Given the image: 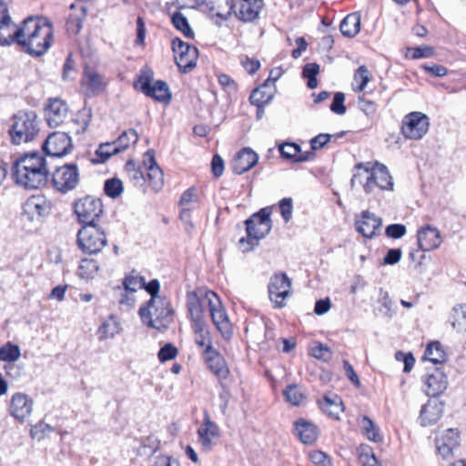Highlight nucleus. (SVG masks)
Returning <instances> with one entry per match:
<instances>
[{
	"instance_id": "obj_14",
	"label": "nucleus",
	"mask_w": 466,
	"mask_h": 466,
	"mask_svg": "<svg viewBox=\"0 0 466 466\" xmlns=\"http://www.w3.org/2000/svg\"><path fill=\"white\" fill-rule=\"evenodd\" d=\"M52 204L43 195H33L23 205V217L29 221H41L51 212Z\"/></svg>"
},
{
	"instance_id": "obj_13",
	"label": "nucleus",
	"mask_w": 466,
	"mask_h": 466,
	"mask_svg": "<svg viewBox=\"0 0 466 466\" xmlns=\"http://www.w3.org/2000/svg\"><path fill=\"white\" fill-rule=\"evenodd\" d=\"M291 280L286 273L274 274L268 283V296L275 308L285 306V299L290 294Z\"/></svg>"
},
{
	"instance_id": "obj_15",
	"label": "nucleus",
	"mask_w": 466,
	"mask_h": 466,
	"mask_svg": "<svg viewBox=\"0 0 466 466\" xmlns=\"http://www.w3.org/2000/svg\"><path fill=\"white\" fill-rule=\"evenodd\" d=\"M42 147L48 156L63 157L71 151L72 139L66 132H54L46 137Z\"/></svg>"
},
{
	"instance_id": "obj_4",
	"label": "nucleus",
	"mask_w": 466,
	"mask_h": 466,
	"mask_svg": "<svg viewBox=\"0 0 466 466\" xmlns=\"http://www.w3.org/2000/svg\"><path fill=\"white\" fill-rule=\"evenodd\" d=\"M142 322L159 331L166 330L174 319V309L167 298L149 299L138 310Z\"/></svg>"
},
{
	"instance_id": "obj_30",
	"label": "nucleus",
	"mask_w": 466,
	"mask_h": 466,
	"mask_svg": "<svg viewBox=\"0 0 466 466\" xmlns=\"http://www.w3.org/2000/svg\"><path fill=\"white\" fill-rule=\"evenodd\" d=\"M294 433L304 444H312L316 441L319 431L312 422L300 419L294 422Z\"/></svg>"
},
{
	"instance_id": "obj_20",
	"label": "nucleus",
	"mask_w": 466,
	"mask_h": 466,
	"mask_svg": "<svg viewBox=\"0 0 466 466\" xmlns=\"http://www.w3.org/2000/svg\"><path fill=\"white\" fill-rule=\"evenodd\" d=\"M143 165L147 171V180L151 188L156 192L159 191L164 184V174L157 164L154 150L149 149L144 154Z\"/></svg>"
},
{
	"instance_id": "obj_32",
	"label": "nucleus",
	"mask_w": 466,
	"mask_h": 466,
	"mask_svg": "<svg viewBox=\"0 0 466 466\" xmlns=\"http://www.w3.org/2000/svg\"><path fill=\"white\" fill-rule=\"evenodd\" d=\"M258 160V154L249 147H245L235 156V173L243 174L251 169Z\"/></svg>"
},
{
	"instance_id": "obj_51",
	"label": "nucleus",
	"mask_w": 466,
	"mask_h": 466,
	"mask_svg": "<svg viewBox=\"0 0 466 466\" xmlns=\"http://www.w3.org/2000/svg\"><path fill=\"white\" fill-rule=\"evenodd\" d=\"M354 85H356V91L361 92L366 87L370 81L369 70L365 66H360L354 73Z\"/></svg>"
},
{
	"instance_id": "obj_31",
	"label": "nucleus",
	"mask_w": 466,
	"mask_h": 466,
	"mask_svg": "<svg viewBox=\"0 0 466 466\" xmlns=\"http://www.w3.org/2000/svg\"><path fill=\"white\" fill-rule=\"evenodd\" d=\"M354 173L350 180V185L354 187L360 185L366 194H371L370 179L372 178L373 167H366L363 163H359L354 167Z\"/></svg>"
},
{
	"instance_id": "obj_1",
	"label": "nucleus",
	"mask_w": 466,
	"mask_h": 466,
	"mask_svg": "<svg viewBox=\"0 0 466 466\" xmlns=\"http://www.w3.org/2000/svg\"><path fill=\"white\" fill-rule=\"evenodd\" d=\"M52 40L53 27L43 18L27 17L16 30V43L32 56L46 53Z\"/></svg>"
},
{
	"instance_id": "obj_8",
	"label": "nucleus",
	"mask_w": 466,
	"mask_h": 466,
	"mask_svg": "<svg viewBox=\"0 0 466 466\" xmlns=\"http://www.w3.org/2000/svg\"><path fill=\"white\" fill-rule=\"evenodd\" d=\"M214 291L206 289H198L187 291L186 295V305L190 316L192 324L197 323V327L201 329L202 322L205 320V311L208 309V301H211L209 295H214Z\"/></svg>"
},
{
	"instance_id": "obj_11",
	"label": "nucleus",
	"mask_w": 466,
	"mask_h": 466,
	"mask_svg": "<svg viewBox=\"0 0 466 466\" xmlns=\"http://www.w3.org/2000/svg\"><path fill=\"white\" fill-rule=\"evenodd\" d=\"M54 187L61 192L67 193L75 189L79 182V171L76 164H66L57 167L52 176Z\"/></svg>"
},
{
	"instance_id": "obj_23",
	"label": "nucleus",
	"mask_w": 466,
	"mask_h": 466,
	"mask_svg": "<svg viewBox=\"0 0 466 466\" xmlns=\"http://www.w3.org/2000/svg\"><path fill=\"white\" fill-rule=\"evenodd\" d=\"M82 87L89 96H98L106 89L107 82L104 76L96 71L86 68L82 77Z\"/></svg>"
},
{
	"instance_id": "obj_56",
	"label": "nucleus",
	"mask_w": 466,
	"mask_h": 466,
	"mask_svg": "<svg viewBox=\"0 0 466 466\" xmlns=\"http://www.w3.org/2000/svg\"><path fill=\"white\" fill-rule=\"evenodd\" d=\"M261 94L259 89H255L252 91L249 101L252 105L257 106V118L261 119L264 115V106L267 104V100L258 98V96Z\"/></svg>"
},
{
	"instance_id": "obj_27",
	"label": "nucleus",
	"mask_w": 466,
	"mask_h": 466,
	"mask_svg": "<svg viewBox=\"0 0 466 466\" xmlns=\"http://www.w3.org/2000/svg\"><path fill=\"white\" fill-rule=\"evenodd\" d=\"M370 179L371 194L379 190H393V180L386 166L376 162Z\"/></svg>"
},
{
	"instance_id": "obj_16",
	"label": "nucleus",
	"mask_w": 466,
	"mask_h": 466,
	"mask_svg": "<svg viewBox=\"0 0 466 466\" xmlns=\"http://www.w3.org/2000/svg\"><path fill=\"white\" fill-rule=\"evenodd\" d=\"M33 406L34 400L29 395L23 392H15L10 398L8 412L16 420L24 421L31 415Z\"/></svg>"
},
{
	"instance_id": "obj_17",
	"label": "nucleus",
	"mask_w": 466,
	"mask_h": 466,
	"mask_svg": "<svg viewBox=\"0 0 466 466\" xmlns=\"http://www.w3.org/2000/svg\"><path fill=\"white\" fill-rule=\"evenodd\" d=\"M460 441L459 431L453 428L447 429L435 438L437 451L444 460L450 459L453 456V451L459 447Z\"/></svg>"
},
{
	"instance_id": "obj_19",
	"label": "nucleus",
	"mask_w": 466,
	"mask_h": 466,
	"mask_svg": "<svg viewBox=\"0 0 466 466\" xmlns=\"http://www.w3.org/2000/svg\"><path fill=\"white\" fill-rule=\"evenodd\" d=\"M139 82L142 92L147 96L165 104L170 102L171 93L166 82L157 80L153 86H150V77L148 76H141Z\"/></svg>"
},
{
	"instance_id": "obj_35",
	"label": "nucleus",
	"mask_w": 466,
	"mask_h": 466,
	"mask_svg": "<svg viewBox=\"0 0 466 466\" xmlns=\"http://www.w3.org/2000/svg\"><path fill=\"white\" fill-rule=\"evenodd\" d=\"M121 331V325L117 318L114 315L108 316L99 326L97 337L99 340L113 339Z\"/></svg>"
},
{
	"instance_id": "obj_48",
	"label": "nucleus",
	"mask_w": 466,
	"mask_h": 466,
	"mask_svg": "<svg viewBox=\"0 0 466 466\" xmlns=\"http://www.w3.org/2000/svg\"><path fill=\"white\" fill-rule=\"evenodd\" d=\"M137 139L138 135L137 131L135 129L130 128L127 131H124L114 142L116 143V147L121 152L127 149L130 146V144L137 143Z\"/></svg>"
},
{
	"instance_id": "obj_47",
	"label": "nucleus",
	"mask_w": 466,
	"mask_h": 466,
	"mask_svg": "<svg viewBox=\"0 0 466 466\" xmlns=\"http://www.w3.org/2000/svg\"><path fill=\"white\" fill-rule=\"evenodd\" d=\"M283 395L285 400L294 406L300 405L305 399L304 394L296 384L287 386L283 391Z\"/></svg>"
},
{
	"instance_id": "obj_49",
	"label": "nucleus",
	"mask_w": 466,
	"mask_h": 466,
	"mask_svg": "<svg viewBox=\"0 0 466 466\" xmlns=\"http://www.w3.org/2000/svg\"><path fill=\"white\" fill-rule=\"evenodd\" d=\"M309 350L312 357L325 362H328L332 358V351L330 349L320 342H314L309 347Z\"/></svg>"
},
{
	"instance_id": "obj_9",
	"label": "nucleus",
	"mask_w": 466,
	"mask_h": 466,
	"mask_svg": "<svg viewBox=\"0 0 466 466\" xmlns=\"http://www.w3.org/2000/svg\"><path fill=\"white\" fill-rule=\"evenodd\" d=\"M429 116L419 111L407 114L401 122V134L406 139L420 140L429 131Z\"/></svg>"
},
{
	"instance_id": "obj_7",
	"label": "nucleus",
	"mask_w": 466,
	"mask_h": 466,
	"mask_svg": "<svg viewBox=\"0 0 466 466\" xmlns=\"http://www.w3.org/2000/svg\"><path fill=\"white\" fill-rule=\"evenodd\" d=\"M73 210L78 223L87 226L98 224L104 212V207L100 198L86 196L74 201Z\"/></svg>"
},
{
	"instance_id": "obj_64",
	"label": "nucleus",
	"mask_w": 466,
	"mask_h": 466,
	"mask_svg": "<svg viewBox=\"0 0 466 466\" xmlns=\"http://www.w3.org/2000/svg\"><path fill=\"white\" fill-rule=\"evenodd\" d=\"M332 137L329 134H319L310 140V147L312 150H319L322 148Z\"/></svg>"
},
{
	"instance_id": "obj_25",
	"label": "nucleus",
	"mask_w": 466,
	"mask_h": 466,
	"mask_svg": "<svg viewBox=\"0 0 466 466\" xmlns=\"http://www.w3.org/2000/svg\"><path fill=\"white\" fill-rule=\"evenodd\" d=\"M417 241L421 251L435 249L441 243L440 231L430 225L422 227L417 232Z\"/></svg>"
},
{
	"instance_id": "obj_57",
	"label": "nucleus",
	"mask_w": 466,
	"mask_h": 466,
	"mask_svg": "<svg viewBox=\"0 0 466 466\" xmlns=\"http://www.w3.org/2000/svg\"><path fill=\"white\" fill-rule=\"evenodd\" d=\"M358 106L367 116H373L378 109V105L365 96H359Z\"/></svg>"
},
{
	"instance_id": "obj_50",
	"label": "nucleus",
	"mask_w": 466,
	"mask_h": 466,
	"mask_svg": "<svg viewBox=\"0 0 466 466\" xmlns=\"http://www.w3.org/2000/svg\"><path fill=\"white\" fill-rule=\"evenodd\" d=\"M123 183L119 178L113 177L106 179L104 185V191L106 196L116 198L123 192Z\"/></svg>"
},
{
	"instance_id": "obj_26",
	"label": "nucleus",
	"mask_w": 466,
	"mask_h": 466,
	"mask_svg": "<svg viewBox=\"0 0 466 466\" xmlns=\"http://www.w3.org/2000/svg\"><path fill=\"white\" fill-rule=\"evenodd\" d=\"M448 386L447 377L436 368L431 373L426 375L424 380V391L429 397H436L442 393Z\"/></svg>"
},
{
	"instance_id": "obj_43",
	"label": "nucleus",
	"mask_w": 466,
	"mask_h": 466,
	"mask_svg": "<svg viewBox=\"0 0 466 466\" xmlns=\"http://www.w3.org/2000/svg\"><path fill=\"white\" fill-rule=\"evenodd\" d=\"M21 356V350L18 345L7 342L0 348V360L14 362Z\"/></svg>"
},
{
	"instance_id": "obj_28",
	"label": "nucleus",
	"mask_w": 466,
	"mask_h": 466,
	"mask_svg": "<svg viewBox=\"0 0 466 466\" xmlns=\"http://www.w3.org/2000/svg\"><path fill=\"white\" fill-rule=\"evenodd\" d=\"M444 404L437 400H429L422 406L420 413V422L423 427L431 426L442 417Z\"/></svg>"
},
{
	"instance_id": "obj_10",
	"label": "nucleus",
	"mask_w": 466,
	"mask_h": 466,
	"mask_svg": "<svg viewBox=\"0 0 466 466\" xmlns=\"http://www.w3.org/2000/svg\"><path fill=\"white\" fill-rule=\"evenodd\" d=\"M172 50L178 68L184 73L189 72L197 65L198 50L196 46L176 37L172 40Z\"/></svg>"
},
{
	"instance_id": "obj_52",
	"label": "nucleus",
	"mask_w": 466,
	"mask_h": 466,
	"mask_svg": "<svg viewBox=\"0 0 466 466\" xmlns=\"http://www.w3.org/2000/svg\"><path fill=\"white\" fill-rule=\"evenodd\" d=\"M341 401H339V398L335 396L334 399L324 396L323 400L319 402L320 408L328 412L329 415L338 414V411L340 410Z\"/></svg>"
},
{
	"instance_id": "obj_41",
	"label": "nucleus",
	"mask_w": 466,
	"mask_h": 466,
	"mask_svg": "<svg viewBox=\"0 0 466 466\" xmlns=\"http://www.w3.org/2000/svg\"><path fill=\"white\" fill-rule=\"evenodd\" d=\"M171 22L174 27L180 31L185 37L194 38V31L192 30L187 18L181 12H175L171 15Z\"/></svg>"
},
{
	"instance_id": "obj_5",
	"label": "nucleus",
	"mask_w": 466,
	"mask_h": 466,
	"mask_svg": "<svg viewBox=\"0 0 466 466\" xmlns=\"http://www.w3.org/2000/svg\"><path fill=\"white\" fill-rule=\"evenodd\" d=\"M40 121L35 111H18L11 118L8 130L10 140L14 145L33 141L40 131Z\"/></svg>"
},
{
	"instance_id": "obj_45",
	"label": "nucleus",
	"mask_w": 466,
	"mask_h": 466,
	"mask_svg": "<svg viewBox=\"0 0 466 466\" xmlns=\"http://www.w3.org/2000/svg\"><path fill=\"white\" fill-rule=\"evenodd\" d=\"M359 460L362 466H381L377 460L373 450L369 445H360L359 448Z\"/></svg>"
},
{
	"instance_id": "obj_24",
	"label": "nucleus",
	"mask_w": 466,
	"mask_h": 466,
	"mask_svg": "<svg viewBox=\"0 0 466 466\" xmlns=\"http://www.w3.org/2000/svg\"><path fill=\"white\" fill-rule=\"evenodd\" d=\"M46 119L50 127H56L67 116L66 104L59 98H50L45 110Z\"/></svg>"
},
{
	"instance_id": "obj_60",
	"label": "nucleus",
	"mask_w": 466,
	"mask_h": 466,
	"mask_svg": "<svg viewBox=\"0 0 466 466\" xmlns=\"http://www.w3.org/2000/svg\"><path fill=\"white\" fill-rule=\"evenodd\" d=\"M406 232L407 228L403 224H390L385 229L386 236L394 239L402 238Z\"/></svg>"
},
{
	"instance_id": "obj_38",
	"label": "nucleus",
	"mask_w": 466,
	"mask_h": 466,
	"mask_svg": "<svg viewBox=\"0 0 466 466\" xmlns=\"http://www.w3.org/2000/svg\"><path fill=\"white\" fill-rule=\"evenodd\" d=\"M423 359L430 360L433 364H442L446 361L447 358L440 342L435 341L427 346Z\"/></svg>"
},
{
	"instance_id": "obj_42",
	"label": "nucleus",
	"mask_w": 466,
	"mask_h": 466,
	"mask_svg": "<svg viewBox=\"0 0 466 466\" xmlns=\"http://www.w3.org/2000/svg\"><path fill=\"white\" fill-rule=\"evenodd\" d=\"M99 265L93 258L81 259L78 266V276L83 279H91L96 275Z\"/></svg>"
},
{
	"instance_id": "obj_18",
	"label": "nucleus",
	"mask_w": 466,
	"mask_h": 466,
	"mask_svg": "<svg viewBox=\"0 0 466 466\" xmlns=\"http://www.w3.org/2000/svg\"><path fill=\"white\" fill-rule=\"evenodd\" d=\"M198 442L202 451H209L217 443L219 437L218 426L210 420L206 412L202 424L198 429Z\"/></svg>"
},
{
	"instance_id": "obj_33",
	"label": "nucleus",
	"mask_w": 466,
	"mask_h": 466,
	"mask_svg": "<svg viewBox=\"0 0 466 466\" xmlns=\"http://www.w3.org/2000/svg\"><path fill=\"white\" fill-rule=\"evenodd\" d=\"M281 156L294 163L309 160L314 154L311 151L302 152L301 147L296 143H284L279 147Z\"/></svg>"
},
{
	"instance_id": "obj_21",
	"label": "nucleus",
	"mask_w": 466,
	"mask_h": 466,
	"mask_svg": "<svg viewBox=\"0 0 466 466\" xmlns=\"http://www.w3.org/2000/svg\"><path fill=\"white\" fill-rule=\"evenodd\" d=\"M16 26L9 15L7 5L0 0V46L16 43Z\"/></svg>"
},
{
	"instance_id": "obj_12",
	"label": "nucleus",
	"mask_w": 466,
	"mask_h": 466,
	"mask_svg": "<svg viewBox=\"0 0 466 466\" xmlns=\"http://www.w3.org/2000/svg\"><path fill=\"white\" fill-rule=\"evenodd\" d=\"M209 296L211 297V301H208V310L211 319L221 335L229 340L233 337L230 319L219 297L216 293Z\"/></svg>"
},
{
	"instance_id": "obj_46",
	"label": "nucleus",
	"mask_w": 466,
	"mask_h": 466,
	"mask_svg": "<svg viewBox=\"0 0 466 466\" xmlns=\"http://www.w3.org/2000/svg\"><path fill=\"white\" fill-rule=\"evenodd\" d=\"M120 151L114 141L101 144L96 151V154L99 157V159L93 160V162L94 163H104L111 156L116 155Z\"/></svg>"
},
{
	"instance_id": "obj_37",
	"label": "nucleus",
	"mask_w": 466,
	"mask_h": 466,
	"mask_svg": "<svg viewBox=\"0 0 466 466\" xmlns=\"http://www.w3.org/2000/svg\"><path fill=\"white\" fill-rule=\"evenodd\" d=\"M125 171L129 181L134 187H141L145 185L147 179L145 177L144 171L134 160H128L126 163Z\"/></svg>"
},
{
	"instance_id": "obj_3",
	"label": "nucleus",
	"mask_w": 466,
	"mask_h": 466,
	"mask_svg": "<svg viewBox=\"0 0 466 466\" xmlns=\"http://www.w3.org/2000/svg\"><path fill=\"white\" fill-rule=\"evenodd\" d=\"M270 215L271 208H263L245 221L247 238H241L238 242L241 252L254 250L259 245V241L269 234L272 228Z\"/></svg>"
},
{
	"instance_id": "obj_29",
	"label": "nucleus",
	"mask_w": 466,
	"mask_h": 466,
	"mask_svg": "<svg viewBox=\"0 0 466 466\" xmlns=\"http://www.w3.org/2000/svg\"><path fill=\"white\" fill-rule=\"evenodd\" d=\"M263 5V0H239L238 18L243 22L256 21Z\"/></svg>"
},
{
	"instance_id": "obj_44",
	"label": "nucleus",
	"mask_w": 466,
	"mask_h": 466,
	"mask_svg": "<svg viewBox=\"0 0 466 466\" xmlns=\"http://www.w3.org/2000/svg\"><path fill=\"white\" fill-rule=\"evenodd\" d=\"M145 278L137 274L135 270L127 275L123 280V287L126 291L135 293L141 289L144 285Z\"/></svg>"
},
{
	"instance_id": "obj_2",
	"label": "nucleus",
	"mask_w": 466,
	"mask_h": 466,
	"mask_svg": "<svg viewBox=\"0 0 466 466\" xmlns=\"http://www.w3.org/2000/svg\"><path fill=\"white\" fill-rule=\"evenodd\" d=\"M12 171L15 182L26 188L41 187L46 183L50 173L46 158L38 152L17 158Z\"/></svg>"
},
{
	"instance_id": "obj_22",
	"label": "nucleus",
	"mask_w": 466,
	"mask_h": 466,
	"mask_svg": "<svg viewBox=\"0 0 466 466\" xmlns=\"http://www.w3.org/2000/svg\"><path fill=\"white\" fill-rule=\"evenodd\" d=\"M381 225V218L369 210L362 211L360 218L356 219L357 231L368 238H373L377 231L380 229Z\"/></svg>"
},
{
	"instance_id": "obj_36",
	"label": "nucleus",
	"mask_w": 466,
	"mask_h": 466,
	"mask_svg": "<svg viewBox=\"0 0 466 466\" xmlns=\"http://www.w3.org/2000/svg\"><path fill=\"white\" fill-rule=\"evenodd\" d=\"M340 32L348 37L355 36L360 29V16L357 13L348 15L340 23Z\"/></svg>"
},
{
	"instance_id": "obj_58",
	"label": "nucleus",
	"mask_w": 466,
	"mask_h": 466,
	"mask_svg": "<svg viewBox=\"0 0 466 466\" xmlns=\"http://www.w3.org/2000/svg\"><path fill=\"white\" fill-rule=\"evenodd\" d=\"M345 95L341 92L335 93L333 101L330 105V110L338 115H344L346 113V106L344 105Z\"/></svg>"
},
{
	"instance_id": "obj_6",
	"label": "nucleus",
	"mask_w": 466,
	"mask_h": 466,
	"mask_svg": "<svg viewBox=\"0 0 466 466\" xmlns=\"http://www.w3.org/2000/svg\"><path fill=\"white\" fill-rule=\"evenodd\" d=\"M77 245L87 254L100 252L107 244V238L104 228L99 224L82 226L77 232Z\"/></svg>"
},
{
	"instance_id": "obj_39",
	"label": "nucleus",
	"mask_w": 466,
	"mask_h": 466,
	"mask_svg": "<svg viewBox=\"0 0 466 466\" xmlns=\"http://www.w3.org/2000/svg\"><path fill=\"white\" fill-rule=\"evenodd\" d=\"M451 325L459 332H466V303L453 307Z\"/></svg>"
},
{
	"instance_id": "obj_62",
	"label": "nucleus",
	"mask_w": 466,
	"mask_h": 466,
	"mask_svg": "<svg viewBox=\"0 0 466 466\" xmlns=\"http://www.w3.org/2000/svg\"><path fill=\"white\" fill-rule=\"evenodd\" d=\"M409 51L411 52L410 57L412 59L430 57L434 53L433 48L428 46L411 48Z\"/></svg>"
},
{
	"instance_id": "obj_55",
	"label": "nucleus",
	"mask_w": 466,
	"mask_h": 466,
	"mask_svg": "<svg viewBox=\"0 0 466 466\" xmlns=\"http://www.w3.org/2000/svg\"><path fill=\"white\" fill-rule=\"evenodd\" d=\"M177 349L172 343L165 344L158 351L157 357L160 362H166L175 359Z\"/></svg>"
},
{
	"instance_id": "obj_59",
	"label": "nucleus",
	"mask_w": 466,
	"mask_h": 466,
	"mask_svg": "<svg viewBox=\"0 0 466 466\" xmlns=\"http://www.w3.org/2000/svg\"><path fill=\"white\" fill-rule=\"evenodd\" d=\"M142 289H144L150 295V299H156L157 300L166 298L165 296H160L158 294L160 290V283L157 279L150 280L148 283H146L145 279Z\"/></svg>"
},
{
	"instance_id": "obj_54",
	"label": "nucleus",
	"mask_w": 466,
	"mask_h": 466,
	"mask_svg": "<svg viewBox=\"0 0 466 466\" xmlns=\"http://www.w3.org/2000/svg\"><path fill=\"white\" fill-rule=\"evenodd\" d=\"M205 327H206V322H202L201 329H199L197 327V323L192 324V329H194V332L196 335V338H195L196 343L199 347L205 348V350H206L208 345H211V342H210L209 337L208 335V332L205 330Z\"/></svg>"
},
{
	"instance_id": "obj_63",
	"label": "nucleus",
	"mask_w": 466,
	"mask_h": 466,
	"mask_svg": "<svg viewBox=\"0 0 466 466\" xmlns=\"http://www.w3.org/2000/svg\"><path fill=\"white\" fill-rule=\"evenodd\" d=\"M240 64L250 75L255 74L260 67V62L258 59L249 58L248 56L242 57Z\"/></svg>"
},
{
	"instance_id": "obj_61",
	"label": "nucleus",
	"mask_w": 466,
	"mask_h": 466,
	"mask_svg": "<svg viewBox=\"0 0 466 466\" xmlns=\"http://www.w3.org/2000/svg\"><path fill=\"white\" fill-rule=\"evenodd\" d=\"M310 461L319 466H330L331 461L328 455L320 451H314L309 454Z\"/></svg>"
},
{
	"instance_id": "obj_53",
	"label": "nucleus",
	"mask_w": 466,
	"mask_h": 466,
	"mask_svg": "<svg viewBox=\"0 0 466 466\" xmlns=\"http://www.w3.org/2000/svg\"><path fill=\"white\" fill-rule=\"evenodd\" d=\"M279 209L285 223H289L293 214V200L291 198H284L279 202Z\"/></svg>"
},
{
	"instance_id": "obj_40",
	"label": "nucleus",
	"mask_w": 466,
	"mask_h": 466,
	"mask_svg": "<svg viewBox=\"0 0 466 466\" xmlns=\"http://www.w3.org/2000/svg\"><path fill=\"white\" fill-rule=\"evenodd\" d=\"M359 424L363 431V434L374 442H379L382 440L380 434V429L375 425L372 420L368 416H363L360 420Z\"/></svg>"
},
{
	"instance_id": "obj_34",
	"label": "nucleus",
	"mask_w": 466,
	"mask_h": 466,
	"mask_svg": "<svg viewBox=\"0 0 466 466\" xmlns=\"http://www.w3.org/2000/svg\"><path fill=\"white\" fill-rule=\"evenodd\" d=\"M205 360L208 368L218 377L226 378L228 370L224 367V360L219 354L213 350L212 345H208L204 350Z\"/></svg>"
}]
</instances>
